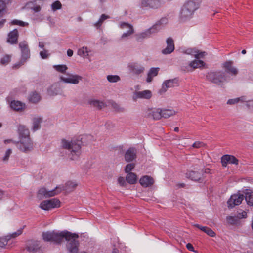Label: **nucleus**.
<instances>
[{"instance_id": "f257e3e1", "label": "nucleus", "mask_w": 253, "mask_h": 253, "mask_svg": "<svg viewBox=\"0 0 253 253\" xmlns=\"http://www.w3.org/2000/svg\"><path fill=\"white\" fill-rule=\"evenodd\" d=\"M42 237L44 241L53 242L56 244H60L65 239L68 242L67 248L68 252L70 253H78L79 243L76 239L79 236L75 233L67 231H47L42 233Z\"/></svg>"}, {"instance_id": "f03ea898", "label": "nucleus", "mask_w": 253, "mask_h": 253, "mask_svg": "<svg viewBox=\"0 0 253 253\" xmlns=\"http://www.w3.org/2000/svg\"><path fill=\"white\" fill-rule=\"evenodd\" d=\"M19 141L15 142L17 148L24 153L31 152L34 148L33 142L30 136V132L25 126L20 125L18 127Z\"/></svg>"}, {"instance_id": "7ed1b4c3", "label": "nucleus", "mask_w": 253, "mask_h": 253, "mask_svg": "<svg viewBox=\"0 0 253 253\" xmlns=\"http://www.w3.org/2000/svg\"><path fill=\"white\" fill-rule=\"evenodd\" d=\"M201 2V0H188L181 8L179 14L180 21L184 22L192 18Z\"/></svg>"}, {"instance_id": "20e7f679", "label": "nucleus", "mask_w": 253, "mask_h": 253, "mask_svg": "<svg viewBox=\"0 0 253 253\" xmlns=\"http://www.w3.org/2000/svg\"><path fill=\"white\" fill-rule=\"evenodd\" d=\"M81 142L79 140L69 141L62 139L61 146L68 150V157L72 160H77L81 154Z\"/></svg>"}, {"instance_id": "39448f33", "label": "nucleus", "mask_w": 253, "mask_h": 253, "mask_svg": "<svg viewBox=\"0 0 253 253\" xmlns=\"http://www.w3.org/2000/svg\"><path fill=\"white\" fill-rule=\"evenodd\" d=\"M183 53L193 56L197 60H193L190 62L189 64V67L195 69L196 68H200L204 67L205 63L202 60H199L201 58H204L207 53L204 51H200L196 48H188L183 51Z\"/></svg>"}, {"instance_id": "423d86ee", "label": "nucleus", "mask_w": 253, "mask_h": 253, "mask_svg": "<svg viewBox=\"0 0 253 253\" xmlns=\"http://www.w3.org/2000/svg\"><path fill=\"white\" fill-rule=\"evenodd\" d=\"M206 78L217 85H221L226 81V74L222 71H210L207 73Z\"/></svg>"}, {"instance_id": "0eeeda50", "label": "nucleus", "mask_w": 253, "mask_h": 253, "mask_svg": "<svg viewBox=\"0 0 253 253\" xmlns=\"http://www.w3.org/2000/svg\"><path fill=\"white\" fill-rule=\"evenodd\" d=\"M19 46L21 52V59L17 63L13 65V68H18L23 65L30 57V51L26 42L23 41L20 42L19 44Z\"/></svg>"}, {"instance_id": "6e6552de", "label": "nucleus", "mask_w": 253, "mask_h": 253, "mask_svg": "<svg viewBox=\"0 0 253 253\" xmlns=\"http://www.w3.org/2000/svg\"><path fill=\"white\" fill-rule=\"evenodd\" d=\"M60 206V202L58 199L53 198L42 201L39 205V207L43 210L48 211L52 209Z\"/></svg>"}, {"instance_id": "1a4fd4ad", "label": "nucleus", "mask_w": 253, "mask_h": 253, "mask_svg": "<svg viewBox=\"0 0 253 253\" xmlns=\"http://www.w3.org/2000/svg\"><path fill=\"white\" fill-rule=\"evenodd\" d=\"M83 77L77 74L67 73L66 76H60V80L63 82L67 84H78L82 80Z\"/></svg>"}, {"instance_id": "9d476101", "label": "nucleus", "mask_w": 253, "mask_h": 253, "mask_svg": "<svg viewBox=\"0 0 253 253\" xmlns=\"http://www.w3.org/2000/svg\"><path fill=\"white\" fill-rule=\"evenodd\" d=\"M244 198V195L239 193L231 195L230 198L227 201L228 207L229 208H232L236 205H240Z\"/></svg>"}, {"instance_id": "9b49d317", "label": "nucleus", "mask_w": 253, "mask_h": 253, "mask_svg": "<svg viewBox=\"0 0 253 253\" xmlns=\"http://www.w3.org/2000/svg\"><path fill=\"white\" fill-rule=\"evenodd\" d=\"M59 189V187H56L52 190L48 191L45 188H41L38 191V196L40 198L52 197L61 192L62 189Z\"/></svg>"}, {"instance_id": "f8f14e48", "label": "nucleus", "mask_w": 253, "mask_h": 253, "mask_svg": "<svg viewBox=\"0 0 253 253\" xmlns=\"http://www.w3.org/2000/svg\"><path fill=\"white\" fill-rule=\"evenodd\" d=\"M128 68L131 74L136 75L143 73L145 70V67L137 62L129 63L128 65Z\"/></svg>"}, {"instance_id": "ddd939ff", "label": "nucleus", "mask_w": 253, "mask_h": 253, "mask_svg": "<svg viewBox=\"0 0 253 253\" xmlns=\"http://www.w3.org/2000/svg\"><path fill=\"white\" fill-rule=\"evenodd\" d=\"M152 95V92L149 90H145L141 91H135L133 93L132 99L134 101L137 99H149Z\"/></svg>"}, {"instance_id": "4468645a", "label": "nucleus", "mask_w": 253, "mask_h": 253, "mask_svg": "<svg viewBox=\"0 0 253 253\" xmlns=\"http://www.w3.org/2000/svg\"><path fill=\"white\" fill-rule=\"evenodd\" d=\"M161 5V2L158 0H141V6L143 8L156 9Z\"/></svg>"}, {"instance_id": "2eb2a0df", "label": "nucleus", "mask_w": 253, "mask_h": 253, "mask_svg": "<svg viewBox=\"0 0 253 253\" xmlns=\"http://www.w3.org/2000/svg\"><path fill=\"white\" fill-rule=\"evenodd\" d=\"M119 27L123 30H125V28H128V30L124 33L121 36L122 39L127 38L130 35L134 33V30L133 26L126 22H121L119 23Z\"/></svg>"}, {"instance_id": "dca6fc26", "label": "nucleus", "mask_w": 253, "mask_h": 253, "mask_svg": "<svg viewBox=\"0 0 253 253\" xmlns=\"http://www.w3.org/2000/svg\"><path fill=\"white\" fill-rule=\"evenodd\" d=\"M221 163L223 167H226L227 163L238 165V160L233 155H225L221 157Z\"/></svg>"}, {"instance_id": "f3484780", "label": "nucleus", "mask_w": 253, "mask_h": 253, "mask_svg": "<svg viewBox=\"0 0 253 253\" xmlns=\"http://www.w3.org/2000/svg\"><path fill=\"white\" fill-rule=\"evenodd\" d=\"M147 115L148 117L154 120H159L162 118V109L160 108L149 109L147 111Z\"/></svg>"}, {"instance_id": "a211bd4d", "label": "nucleus", "mask_w": 253, "mask_h": 253, "mask_svg": "<svg viewBox=\"0 0 253 253\" xmlns=\"http://www.w3.org/2000/svg\"><path fill=\"white\" fill-rule=\"evenodd\" d=\"M178 80L176 78L165 81L162 84V91L166 92L169 88L177 85Z\"/></svg>"}, {"instance_id": "6ab92c4d", "label": "nucleus", "mask_w": 253, "mask_h": 253, "mask_svg": "<svg viewBox=\"0 0 253 253\" xmlns=\"http://www.w3.org/2000/svg\"><path fill=\"white\" fill-rule=\"evenodd\" d=\"M167 47L164 49L162 52L163 54H169L174 50V42L172 38H169L167 40Z\"/></svg>"}, {"instance_id": "aec40b11", "label": "nucleus", "mask_w": 253, "mask_h": 253, "mask_svg": "<svg viewBox=\"0 0 253 253\" xmlns=\"http://www.w3.org/2000/svg\"><path fill=\"white\" fill-rule=\"evenodd\" d=\"M223 67L225 69L226 72L233 75H236L238 71L237 68L233 66V62L231 61H226L223 64Z\"/></svg>"}, {"instance_id": "412c9836", "label": "nucleus", "mask_w": 253, "mask_h": 253, "mask_svg": "<svg viewBox=\"0 0 253 253\" xmlns=\"http://www.w3.org/2000/svg\"><path fill=\"white\" fill-rule=\"evenodd\" d=\"M159 70L160 68L158 67L151 68L147 74L146 82L151 83L153 81V78L157 76Z\"/></svg>"}, {"instance_id": "4be33fe9", "label": "nucleus", "mask_w": 253, "mask_h": 253, "mask_svg": "<svg viewBox=\"0 0 253 253\" xmlns=\"http://www.w3.org/2000/svg\"><path fill=\"white\" fill-rule=\"evenodd\" d=\"M40 248V243L38 241L31 240L27 243L26 249L29 252H36Z\"/></svg>"}, {"instance_id": "5701e85b", "label": "nucleus", "mask_w": 253, "mask_h": 253, "mask_svg": "<svg viewBox=\"0 0 253 253\" xmlns=\"http://www.w3.org/2000/svg\"><path fill=\"white\" fill-rule=\"evenodd\" d=\"M185 175L187 178L195 181H200L202 178L201 173L194 171H188Z\"/></svg>"}, {"instance_id": "b1692460", "label": "nucleus", "mask_w": 253, "mask_h": 253, "mask_svg": "<svg viewBox=\"0 0 253 253\" xmlns=\"http://www.w3.org/2000/svg\"><path fill=\"white\" fill-rule=\"evenodd\" d=\"M12 109L16 111H22L25 107V104L19 101L13 100L10 104Z\"/></svg>"}, {"instance_id": "393cba45", "label": "nucleus", "mask_w": 253, "mask_h": 253, "mask_svg": "<svg viewBox=\"0 0 253 253\" xmlns=\"http://www.w3.org/2000/svg\"><path fill=\"white\" fill-rule=\"evenodd\" d=\"M139 182L142 186L147 187L151 186L154 183V180L152 177L146 175L140 179Z\"/></svg>"}, {"instance_id": "a878e982", "label": "nucleus", "mask_w": 253, "mask_h": 253, "mask_svg": "<svg viewBox=\"0 0 253 253\" xmlns=\"http://www.w3.org/2000/svg\"><path fill=\"white\" fill-rule=\"evenodd\" d=\"M136 158V151L134 148H130L126 152L125 159L126 162L133 161Z\"/></svg>"}, {"instance_id": "bb28decb", "label": "nucleus", "mask_w": 253, "mask_h": 253, "mask_svg": "<svg viewBox=\"0 0 253 253\" xmlns=\"http://www.w3.org/2000/svg\"><path fill=\"white\" fill-rule=\"evenodd\" d=\"M18 32L17 29H14L8 35L7 42L11 44L16 43L17 42Z\"/></svg>"}, {"instance_id": "cd10ccee", "label": "nucleus", "mask_w": 253, "mask_h": 253, "mask_svg": "<svg viewBox=\"0 0 253 253\" xmlns=\"http://www.w3.org/2000/svg\"><path fill=\"white\" fill-rule=\"evenodd\" d=\"M42 118L40 117H35L32 120L31 129L33 131H36L41 128V123Z\"/></svg>"}, {"instance_id": "c85d7f7f", "label": "nucleus", "mask_w": 253, "mask_h": 253, "mask_svg": "<svg viewBox=\"0 0 253 253\" xmlns=\"http://www.w3.org/2000/svg\"><path fill=\"white\" fill-rule=\"evenodd\" d=\"M77 183L73 181H68L65 186H58L59 188H61L62 190H64L67 192H71L73 191L77 187ZM60 190V189H59Z\"/></svg>"}, {"instance_id": "c756f323", "label": "nucleus", "mask_w": 253, "mask_h": 253, "mask_svg": "<svg viewBox=\"0 0 253 253\" xmlns=\"http://www.w3.org/2000/svg\"><path fill=\"white\" fill-rule=\"evenodd\" d=\"M194 226L198 228L211 237H214L215 236V232L212 229L207 226H203L198 224H195Z\"/></svg>"}, {"instance_id": "7c9ffc66", "label": "nucleus", "mask_w": 253, "mask_h": 253, "mask_svg": "<svg viewBox=\"0 0 253 253\" xmlns=\"http://www.w3.org/2000/svg\"><path fill=\"white\" fill-rule=\"evenodd\" d=\"M137 177L136 175L132 172H129L126 176V181L130 184H134L136 183Z\"/></svg>"}, {"instance_id": "2f4dec72", "label": "nucleus", "mask_w": 253, "mask_h": 253, "mask_svg": "<svg viewBox=\"0 0 253 253\" xmlns=\"http://www.w3.org/2000/svg\"><path fill=\"white\" fill-rule=\"evenodd\" d=\"M41 100L40 95L36 92H32L29 96V100L33 103H37Z\"/></svg>"}, {"instance_id": "473e14b6", "label": "nucleus", "mask_w": 253, "mask_h": 253, "mask_svg": "<svg viewBox=\"0 0 253 253\" xmlns=\"http://www.w3.org/2000/svg\"><path fill=\"white\" fill-rule=\"evenodd\" d=\"M245 200L247 204L250 206L253 205V192L250 190H247L245 192Z\"/></svg>"}, {"instance_id": "72a5a7b5", "label": "nucleus", "mask_w": 253, "mask_h": 253, "mask_svg": "<svg viewBox=\"0 0 253 253\" xmlns=\"http://www.w3.org/2000/svg\"><path fill=\"white\" fill-rule=\"evenodd\" d=\"M150 37H151L148 29H146L144 31L136 35V39L138 41H140L142 39H147Z\"/></svg>"}, {"instance_id": "f704fd0d", "label": "nucleus", "mask_w": 253, "mask_h": 253, "mask_svg": "<svg viewBox=\"0 0 253 253\" xmlns=\"http://www.w3.org/2000/svg\"><path fill=\"white\" fill-rule=\"evenodd\" d=\"M175 114V111L172 109H162V117L168 118Z\"/></svg>"}, {"instance_id": "c9c22d12", "label": "nucleus", "mask_w": 253, "mask_h": 253, "mask_svg": "<svg viewBox=\"0 0 253 253\" xmlns=\"http://www.w3.org/2000/svg\"><path fill=\"white\" fill-rule=\"evenodd\" d=\"M88 103L90 105L97 107L98 109H101L104 106V103L98 100H90L88 101Z\"/></svg>"}, {"instance_id": "e433bc0d", "label": "nucleus", "mask_w": 253, "mask_h": 253, "mask_svg": "<svg viewBox=\"0 0 253 253\" xmlns=\"http://www.w3.org/2000/svg\"><path fill=\"white\" fill-rule=\"evenodd\" d=\"M244 101H245V97L242 96L238 98L229 99L227 102V104L229 105H233L239 102H244Z\"/></svg>"}, {"instance_id": "4c0bfd02", "label": "nucleus", "mask_w": 253, "mask_h": 253, "mask_svg": "<svg viewBox=\"0 0 253 253\" xmlns=\"http://www.w3.org/2000/svg\"><path fill=\"white\" fill-rule=\"evenodd\" d=\"M89 51L86 47H83L78 50V55L85 58L88 55Z\"/></svg>"}, {"instance_id": "58836bf2", "label": "nucleus", "mask_w": 253, "mask_h": 253, "mask_svg": "<svg viewBox=\"0 0 253 253\" xmlns=\"http://www.w3.org/2000/svg\"><path fill=\"white\" fill-rule=\"evenodd\" d=\"M53 68L61 73H65L68 69V67L66 65H53Z\"/></svg>"}, {"instance_id": "ea45409f", "label": "nucleus", "mask_w": 253, "mask_h": 253, "mask_svg": "<svg viewBox=\"0 0 253 253\" xmlns=\"http://www.w3.org/2000/svg\"><path fill=\"white\" fill-rule=\"evenodd\" d=\"M109 18V17L105 14H102L99 20L94 23V26L97 28L100 27L103 21Z\"/></svg>"}, {"instance_id": "a19ab883", "label": "nucleus", "mask_w": 253, "mask_h": 253, "mask_svg": "<svg viewBox=\"0 0 253 253\" xmlns=\"http://www.w3.org/2000/svg\"><path fill=\"white\" fill-rule=\"evenodd\" d=\"M107 79L110 83H116L120 80V78L118 75H109L107 76Z\"/></svg>"}, {"instance_id": "79ce46f5", "label": "nucleus", "mask_w": 253, "mask_h": 253, "mask_svg": "<svg viewBox=\"0 0 253 253\" xmlns=\"http://www.w3.org/2000/svg\"><path fill=\"white\" fill-rule=\"evenodd\" d=\"M23 230L22 228H20L17 230L16 232L12 233V234H10L9 235H7L8 239L9 240L12 238H15L17 237V236H19L22 233Z\"/></svg>"}, {"instance_id": "37998d69", "label": "nucleus", "mask_w": 253, "mask_h": 253, "mask_svg": "<svg viewBox=\"0 0 253 253\" xmlns=\"http://www.w3.org/2000/svg\"><path fill=\"white\" fill-rule=\"evenodd\" d=\"M168 22V19L166 17H163L158 21L155 24L157 25V27L160 29L162 26L166 25Z\"/></svg>"}, {"instance_id": "c03bdc74", "label": "nucleus", "mask_w": 253, "mask_h": 253, "mask_svg": "<svg viewBox=\"0 0 253 253\" xmlns=\"http://www.w3.org/2000/svg\"><path fill=\"white\" fill-rule=\"evenodd\" d=\"M147 29L150 33V37H151L153 35L156 34L160 30V28H158L157 27V25L155 24Z\"/></svg>"}, {"instance_id": "a18cd8bd", "label": "nucleus", "mask_w": 253, "mask_h": 253, "mask_svg": "<svg viewBox=\"0 0 253 253\" xmlns=\"http://www.w3.org/2000/svg\"><path fill=\"white\" fill-rule=\"evenodd\" d=\"M29 7L35 12H39L41 10V7L39 5H37L34 2H30L28 3Z\"/></svg>"}, {"instance_id": "49530a36", "label": "nucleus", "mask_w": 253, "mask_h": 253, "mask_svg": "<svg viewBox=\"0 0 253 253\" xmlns=\"http://www.w3.org/2000/svg\"><path fill=\"white\" fill-rule=\"evenodd\" d=\"M62 4L59 1H56L51 4L52 10L54 11L61 8Z\"/></svg>"}, {"instance_id": "de8ad7c7", "label": "nucleus", "mask_w": 253, "mask_h": 253, "mask_svg": "<svg viewBox=\"0 0 253 253\" xmlns=\"http://www.w3.org/2000/svg\"><path fill=\"white\" fill-rule=\"evenodd\" d=\"M11 57L9 55H5L0 59V64L3 65L7 64L10 61Z\"/></svg>"}, {"instance_id": "09e8293b", "label": "nucleus", "mask_w": 253, "mask_h": 253, "mask_svg": "<svg viewBox=\"0 0 253 253\" xmlns=\"http://www.w3.org/2000/svg\"><path fill=\"white\" fill-rule=\"evenodd\" d=\"M11 24L17 25H19L20 26L24 27L25 26H27L28 25V23L23 22V21L19 20H13L11 22Z\"/></svg>"}, {"instance_id": "8fccbe9b", "label": "nucleus", "mask_w": 253, "mask_h": 253, "mask_svg": "<svg viewBox=\"0 0 253 253\" xmlns=\"http://www.w3.org/2000/svg\"><path fill=\"white\" fill-rule=\"evenodd\" d=\"M8 241L9 239L6 236L4 237L0 238V247H4L7 244Z\"/></svg>"}, {"instance_id": "3c124183", "label": "nucleus", "mask_w": 253, "mask_h": 253, "mask_svg": "<svg viewBox=\"0 0 253 253\" xmlns=\"http://www.w3.org/2000/svg\"><path fill=\"white\" fill-rule=\"evenodd\" d=\"M12 150L11 149H8L5 152V155L2 158V160L4 162H7L9 158V156L11 154Z\"/></svg>"}, {"instance_id": "603ef678", "label": "nucleus", "mask_w": 253, "mask_h": 253, "mask_svg": "<svg viewBox=\"0 0 253 253\" xmlns=\"http://www.w3.org/2000/svg\"><path fill=\"white\" fill-rule=\"evenodd\" d=\"M134 168V165L133 164H127L125 168V172L126 173H129L130 171L133 169Z\"/></svg>"}, {"instance_id": "864d4df0", "label": "nucleus", "mask_w": 253, "mask_h": 253, "mask_svg": "<svg viewBox=\"0 0 253 253\" xmlns=\"http://www.w3.org/2000/svg\"><path fill=\"white\" fill-rule=\"evenodd\" d=\"M244 102L246 103V106L249 109L253 110V100H247L246 98L245 97V101Z\"/></svg>"}, {"instance_id": "5fc2aeb1", "label": "nucleus", "mask_w": 253, "mask_h": 253, "mask_svg": "<svg viewBox=\"0 0 253 253\" xmlns=\"http://www.w3.org/2000/svg\"><path fill=\"white\" fill-rule=\"evenodd\" d=\"M40 55L42 59H46L49 56V54L48 53V51L43 50L40 52Z\"/></svg>"}, {"instance_id": "6e6d98bb", "label": "nucleus", "mask_w": 253, "mask_h": 253, "mask_svg": "<svg viewBox=\"0 0 253 253\" xmlns=\"http://www.w3.org/2000/svg\"><path fill=\"white\" fill-rule=\"evenodd\" d=\"M205 146V144L200 141H196L195 143H193L192 146L194 148H199L202 147H203Z\"/></svg>"}, {"instance_id": "4d7b16f0", "label": "nucleus", "mask_w": 253, "mask_h": 253, "mask_svg": "<svg viewBox=\"0 0 253 253\" xmlns=\"http://www.w3.org/2000/svg\"><path fill=\"white\" fill-rule=\"evenodd\" d=\"M247 217V213L244 211H241V212H238V217L240 219L245 218Z\"/></svg>"}, {"instance_id": "13d9d810", "label": "nucleus", "mask_w": 253, "mask_h": 253, "mask_svg": "<svg viewBox=\"0 0 253 253\" xmlns=\"http://www.w3.org/2000/svg\"><path fill=\"white\" fill-rule=\"evenodd\" d=\"M5 4L2 0H0V15L1 14V12L5 9Z\"/></svg>"}, {"instance_id": "bf43d9fd", "label": "nucleus", "mask_w": 253, "mask_h": 253, "mask_svg": "<svg viewBox=\"0 0 253 253\" xmlns=\"http://www.w3.org/2000/svg\"><path fill=\"white\" fill-rule=\"evenodd\" d=\"M118 182L121 186H124L126 183L125 180L123 177H119L118 178Z\"/></svg>"}, {"instance_id": "052dcab7", "label": "nucleus", "mask_w": 253, "mask_h": 253, "mask_svg": "<svg viewBox=\"0 0 253 253\" xmlns=\"http://www.w3.org/2000/svg\"><path fill=\"white\" fill-rule=\"evenodd\" d=\"M186 248L190 251L195 252L193 245L190 243H188L186 245Z\"/></svg>"}, {"instance_id": "680f3d73", "label": "nucleus", "mask_w": 253, "mask_h": 253, "mask_svg": "<svg viewBox=\"0 0 253 253\" xmlns=\"http://www.w3.org/2000/svg\"><path fill=\"white\" fill-rule=\"evenodd\" d=\"M227 220L229 223L233 224L234 223V217H233L232 216L227 217Z\"/></svg>"}, {"instance_id": "e2e57ef3", "label": "nucleus", "mask_w": 253, "mask_h": 253, "mask_svg": "<svg viewBox=\"0 0 253 253\" xmlns=\"http://www.w3.org/2000/svg\"><path fill=\"white\" fill-rule=\"evenodd\" d=\"M48 93L50 95H55L57 94V92H54L52 91V87L48 90Z\"/></svg>"}, {"instance_id": "0e129e2a", "label": "nucleus", "mask_w": 253, "mask_h": 253, "mask_svg": "<svg viewBox=\"0 0 253 253\" xmlns=\"http://www.w3.org/2000/svg\"><path fill=\"white\" fill-rule=\"evenodd\" d=\"M67 54L69 57H71L73 54V51L69 49L67 51Z\"/></svg>"}, {"instance_id": "69168bd1", "label": "nucleus", "mask_w": 253, "mask_h": 253, "mask_svg": "<svg viewBox=\"0 0 253 253\" xmlns=\"http://www.w3.org/2000/svg\"><path fill=\"white\" fill-rule=\"evenodd\" d=\"M11 142L15 144V142H16L13 141L12 139H6L4 141V143L5 144L9 143H11Z\"/></svg>"}, {"instance_id": "338daca9", "label": "nucleus", "mask_w": 253, "mask_h": 253, "mask_svg": "<svg viewBox=\"0 0 253 253\" xmlns=\"http://www.w3.org/2000/svg\"><path fill=\"white\" fill-rule=\"evenodd\" d=\"M44 45L43 42H39V47L43 49L44 48Z\"/></svg>"}, {"instance_id": "774afa93", "label": "nucleus", "mask_w": 253, "mask_h": 253, "mask_svg": "<svg viewBox=\"0 0 253 253\" xmlns=\"http://www.w3.org/2000/svg\"><path fill=\"white\" fill-rule=\"evenodd\" d=\"M202 171L205 173H209L210 172V169L209 168H206L203 170Z\"/></svg>"}]
</instances>
